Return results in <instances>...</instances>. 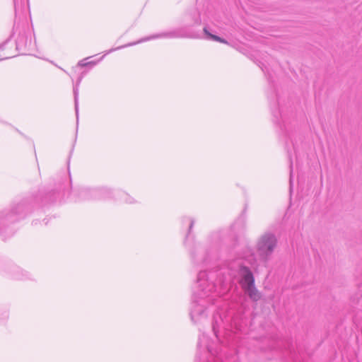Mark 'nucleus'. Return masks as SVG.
Masks as SVG:
<instances>
[{
  "instance_id": "nucleus-1",
  "label": "nucleus",
  "mask_w": 362,
  "mask_h": 362,
  "mask_svg": "<svg viewBox=\"0 0 362 362\" xmlns=\"http://www.w3.org/2000/svg\"><path fill=\"white\" fill-rule=\"evenodd\" d=\"M238 277V281L244 292L253 301L261 298L255 286V278L251 270L241 258L229 262L227 266L219 269L201 271L198 274L195 288L193 291L190 308L191 320L194 323L202 322L207 317V308L228 289L232 281Z\"/></svg>"
},
{
  "instance_id": "nucleus-2",
  "label": "nucleus",
  "mask_w": 362,
  "mask_h": 362,
  "mask_svg": "<svg viewBox=\"0 0 362 362\" xmlns=\"http://www.w3.org/2000/svg\"><path fill=\"white\" fill-rule=\"evenodd\" d=\"M185 25L180 28H175L169 31L150 35L146 37L141 38L137 42L129 43L128 45L119 47L114 50L123 47L135 45L139 43L146 42L148 40H156L158 38H199L201 37L202 33H194L189 30L190 27L201 23L200 15L197 11H194L189 14H187L184 18Z\"/></svg>"
},
{
  "instance_id": "nucleus-3",
  "label": "nucleus",
  "mask_w": 362,
  "mask_h": 362,
  "mask_svg": "<svg viewBox=\"0 0 362 362\" xmlns=\"http://www.w3.org/2000/svg\"><path fill=\"white\" fill-rule=\"evenodd\" d=\"M198 350L199 353L204 352L203 358L199 357V362H233L235 359L233 357L225 356L223 361V355L222 354V349L220 351L217 350L216 345L214 342L209 341L207 336L202 334L199 338ZM198 362V358L196 359Z\"/></svg>"
},
{
  "instance_id": "nucleus-4",
  "label": "nucleus",
  "mask_w": 362,
  "mask_h": 362,
  "mask_svg": "<svg viewBox=\"0 0 362 362\" xmlns=\"http://www.w3.org/2000/svg\"><path fill=\"white\" fill-rule=\"evenodd\" d=\"M277 245V238L275 234L266 232L257 240L256 251L260 261L267 262L270 259Z\"/></svg>"
},
{
  "instance_id": "nucleus-5",
  "label": "nucleus",
  "mask_w": 362,
  "mask_h": 362,
  "mask_svg": "<svg viewBox=\"0 0 362 362\" xmlns=\"http://www.w3.org/2000/svg\"><path fill=\"white\" fill-rule=\"evenodd\" d=\"M223 325V329L224 331V337L226 338V340H228V338L230 336L231 333H236L238 332H240L242 330L241 326L238 325L234 320L233 322L231 323L230 326V330H229L227 327H225V322L223 319L221 317V315L218 316V314L214 316V321L212 323V329L215 334L216 339L223 343V341H221V332L220 330L221 327Z\"/></svg>"
},
{
  "instance_id": "nucleus-6",
  "label": "nucleus",
  "mask_w": 362,
  "mask_h": 362,
  "mask_svg": "<svg viewBox=\"0 0 362 362\" xmlns=\"http://www.w3.org/2000/svg\"><path fill=\"white\" fill-rule=\"evenodd\" d=\"M93 195L95 198H97L98 199H110L112 197V195H113V197H117L118 199H121L122 201L127 204H133L136 202L134 198H132V197H130L129 194H126L124 192L117 191L112 192L107 188L95 189L93 191Z\"/></svg>"
},
{
  "instance_id": "nucleus-7",
  "label": "nucleus",
  "mask_w": 362,
  "mask_h": 362,
  "mask_svg": "<svg viewBox=\"0 0 362 362\" xmlns=\"http://www.w3.org/2000/svg\"><path fill=\"white\" fill-rule=\"evenodd\" d=\"M186 245L189 249L191 257L195 264L206 263L208 257L206 252L199 244L187 243Z\"/></svg>"
},
{
  "instance_id": "nucleus-8",
  "label": "nucleus",
  "mask_w": 362,
  "mask_h": 362,
  "mask_svg": "<svg viewBox=\"0 0 362 362\" xmlns=\"http://www.w3.org/2000/svg\"><path fill=\"white\" fill-rule=\"evenodd\" d=\"M204 33L207 40H214L220 42H226V41L221 39L220 37L211 34L206 28H204Z\"/></svg>"
},
{
  "instance_id": "nucleus-9",
  "label": "nucleus",
  "mask_w": 362,
  "mask_h": 362,
  "mask_svg": "<svg viewBox=\"0 0 362 362\" xmlns=\"http://www.w3.org/2000/svg\"><path fill=\"white\" fill-rule=\"evenodd\" d=\"M293 163H292V161L291 160L290 161V168H291V172H290V188L291 189L292 187V173H293Z\"/></svg>"
},
{
  "instance_id": "nucleus-10",
  "label": "nucleus",
  "mask_w": 362,
  "mask_h": 362,
  "mask_svg": "<svg viewBox=\"0 0 362 362\" xmlns=\"http://www.w3.org/2000/svg\"><path fill=\"white\" fill-rule=\"evenodd\" d=\"M187 221H189V231H190L194 226V221L192 219V218H187Z\"/></svg>"
},
{
  "instance_id": "nucleus-11",
  "label": "nucleus",
  "mask_w": 362,
  "mask_h": 362,
  "mask_svg": "<svg viewBox=\"0 0 362 362\" xmlns=\"http://www.w3.org/2000/svg\"><path fill=\"white\" fill-rule=\"evenodd\" d=\"M91 64H92V66H93V64H95V62H94V61H93V60H92Z\"/></svg>"
}]
</instances>
